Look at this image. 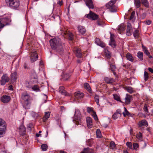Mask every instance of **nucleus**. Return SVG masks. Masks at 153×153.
Returning <instances> with one entry per match:
<instances>
[{"mask_svg":"<svg viewBox=\"0 0 153 153\" xmlns=\"http://www.w3.org/2000/svg\"><path fill=\"white\" fill-rule=\"evenodd\" d=\"M131 27L129 25H128L126 29V34L128 36H130L131 35Z\"/></svg>","mask_w":153,"mask_h":153,"instance_id":"f704fd0d","label":"nucleus"},{"mask_svg":"<svg viewBox=\"0 0 153 153\" xmlns=\"http://www.w3.org/2000/svg\"><path fill=\"white\" fill-rule=\"evenodd\" d=\"M105 54L106 56L108 58H110L111 57V53L110 52H109L107 50H105Z\"/></svg>","mask_w":153,"mask_h":153,"instance_id":"a18cd8bd","label":"nucleus"},{"mask_svg":"<svg viewBox=\"0 0 153 153\" xmlns=\"http://www.w3.org/2000/svg\"><path fill=\"white\" fill-rule=\"evenodd\" d=\"M152 23V21L150 20H147L146 21V24L148 25L151 24Z\"/></svg>","mask_w":153,"mask_h":153,"instance_id":"680f3d73","label":"nucleus"},{"mask_svg":"<svg viewBox=\"0 0 153 153\" xmlns=\"http://www.w3.org/2000/svg\"><path fill=\"white\" fill-rule=\"evenodd\" d=\"M19 130L21 135L24 136L26 132V128L23 125H21L19 128Z\"/></svg>","mask_w":153,"mask_h":153,"instance_id":"f3484780","label":"nucleus"},{"mask_svg":"<svg viewBox=\"0 0 153 153\" xmlns=\"http://www.w3.org/2000/svg\"><path fill=\"white\" fill-rule=\"evenodd\" d=\"M141 3L147 8L149 7V3L147 0H140Z\"/></svg>","mask_w":153,"mask_h":153,"instance_id":"cd10ccee","label":"nucleus"},{"mask_svg":"<svg viewBox=\"0 0 153 153\" xmlns=\"http://www.w3.org/2000/svg\"><path fill=\"white\" fill-rule=\"evenodd\" d=\"M51 48L55 50L59 54L62 55L64 53V48L61 39L58 37H55L50 41Z\"/></svg>","mask_w":153,"mask_h":153,"instance_id":"f257e3e1","label":"nucleus"},{"mask_svg":"<svg viewBox=\"0 0 153 153\" xmlns=\"http://www.w3.org/2000/svg\"><path fill=\"white\" fill-rule=\"evenodd\" d=\"M5 2L7 4H9L10 7L13 9L17 8L20 4L19 0H8Z\"/></svg>","mask_w":153,"mask_h":153,"instance_id":"20e7f679","label":"nucleus"},{"mask_svg":"<svg viewBox=\"0 0 153 153\" xmlns=\"http://www.w3.org/2000/svg\"><path fill=\"white\" fill-rule=\"evenodd\" d=\"M38 58V55L35 49L32 50L30 53V61L33 62L36 61Z\"/></svg>","mask_w":153,"mask_h":153,"instance_id":"0eeeda50","label":"nucleus"},{"mask_svg":"<svg viewBox=\"0 0 153 153\" xmlns=\"http://www.w3.org/2000/svg\"><path fill=\"white\" fill-rule=\"evenodd\" d=\"M126 145L129 149H132V143L131 142H128L126 143Z\"/></svg>","mask_w":153,"mask_h":153,"instance_id":"bf43d9fd","label":"nucleus"},{"mask_svg":"<svg viewBox=\"0 0 153 153\" xmlns=\"http://www.w3.org/2000/svg\"><path fill=\"white\" fill-rule=\"evenodd\" d=\"M137 56L140 61H142L143 60V52L140 51L138 52Z\"/></svg>","mask_w":153,"mask_h":153,"instance_id":"c9c22d12","label":"nucleus"},{"mask_svg":"<svg viewBox=\"0 0 153 153\" xmlns=\"http://www.w3.org/2000/svg\"><path fill=\"white\" fill-rule=\"evenodd\" d=\"M131 96L129 95L126 94V97L125 98V102L126 104H128L130 103L131 102Z\"/></svg>","mask_w":153,"mask_h":153,"instance_id":"393cba45","label":"nucleus"},{"mask_svg":"<svg viewBox=\"0 0 153 153\" xmlns=\"http://www.w3.org/2000/svg\"><path fill=\"white\" fill-rule=\"evenodd\" d=\"M50 114L49 112H45V116L43 117L42 120L44 122H45L49 117Z\"/></svg>","mask_w":153,"mask_h":153,"instance_id":"bb28decb","label":"nucleus"},{"mask_svg":"<svg viewBox=\"0 0 153 153\" xmlns=\"http://www.w3.org/2000/svg\"><path fill=\"white\" fill-rule=\"evenodd\" d=\"M133 148L135 150L137 149L138 147V144L137 143H134L133 144Z\"/></svg>","mask_w":153,"mask_h":153,"instance_id":"052dcab7","label":"nucleus"},{"mask_svg":"<svg viewBox=\"0 0 153 153\" xmlns=\"http://www.w3.org/2000/svg\"><path fill=\"white\" fill-rule=\"evenodd\" d=\"M124 112H123V115L124 117H126L127 115L128 116H130L131 114L130 113L127 111L126 108L124 107Z\"/></svg>","mask_w":153,"mask_h":153,"instance_id":"e433bc0d","label":"nucleus"},{"mask_svg":"<svg viewBox=\"0 0 153 153\" xmlns=\"http://www.w3.org/2000/svg\"><path fill=\"white\" fill-rule=\"evenodd\" d=\"M141 2L140 0H134V3L137 8H139L140 7Z\"/></svg>","mask_w":153,"mask_h":153,"instance_id":"2f4dec72","label":"nucleus"},{"mask_svg":"<svg viewBox=\"0 0 153 153\" xmlns=\"http://www.w3.org/2000/svg\"><path fill=\"white\" fill-rule=\"evenodd\" d=\"M88 19L91 20H96L98 19L99 16L91 11H90L89 14L85 15Z\"/></svg>","mask_w":153,"mask_h":153,"instance_id":"6e6552de","label":"nucleus"},{"mask_svg":"<svg viewBox=\"0 0 153 153\" xmlns=\"http://www.w3.org/2000/svg\"><path fill=\"white\" fill-rule=\"evenodd\" d=\"M148 70L150 72L152 73H153V67L152 68H148Z\"/></svg>","mask_w":153,"mask_h":153,"instance_id":"69168bd1","label":"nucleus"},{"mask_svg":"<svg viewBox=\"0 0 153 153\" xmlns=\"http://www.w3.org/2000/svg\"><path fill=\"white\" fill-rule=\"evenodd\" d=\"M97 23L98 25L99 26H101L103 25V22H102L100 21L99 20H98L97 21Z\"/></svg>","mask_w":153,"mask_h":153,"instance_id":"0e129e2a","label":"nucleus"},{"mask_svg":"<svg viewBox=\"0 0 153 153\" xmlns=\"http://www.w3.org/2000/svg\"><path fill=\"white\" fill-rule=\"evenodd\" d=\"M96 135L97 137L98 138H100L101 136V133L100 130L97 129L96 131Z\"/></svg>","mask_w":153,"mask_h":153,"instance_id":"603ef678","label":"nucleus"},{"mask_svg":"<svg viewBox=\"0 0 153 153\" xmlns=\"http://www.w3.org/2000/svg\"><path fill=\"white\" fill-rule=\"evenodd\" d=\"M21 98L24 100L23 106L25 109H28L30 107V95L27 93H23L21 95Z\"/></svg>","mask_w":153,"mask_h":153,"instance_id":"f03ea898","label":"nucleus"},{"mask_svg":"<svg viewBox=\"0 0 153 153\" xmlns=\"http://www.w3.org/2000/svg\"><path fill=\"white\" fill-rule=\"evenodd\" d=\"M11 98L10 96L7 95H3L1 97V101L4 103H7L10 100Z\"/></svg>","mask_w":153,"mask_h":153,"instance_id":"9d476101","label":"nucleus"},{"mask_svg":"<svg viewBox=\"0 0 153 153\" xmlns=\"http://www.w3.org/2000/svg\"><path fill=\"white\" fill-rule=\"evenodd\" d=\"M138 127H141L143 126L147 127L148 126V123L146 120H142L138 122Z\"/></svg>","mask_w":153,"mask_h":153,"instance_id":"4468645a","label":"nucleus"},{"mask_svg":"<svg viewBox=\"0 0 153 153\" xmlns=\"http://www.w3.org/2000/svg\"><path fill=\"white\" fill-rule=\"evenodd\" d=\"M109 45L113 48L115 47L116 46V45L115 43V41L112 42H110Z\"/></svg>","mask_w":153,"mask_h":153,"instance_id":"6e6d98bb","label":"nucleus"},{"mask_svg":"<svg viewBox=\"0 0 153 153\" xmlns=\"http://www.w3.org/2000/svg\"><path fill=\"white\" fill-rule=\"evenodd\" d=\"M104 80L107 84L111 85H113L115 82V79L108 77H105L104 78Z\"/></svg>","mask_w":153,"mask_h":153,"instance_id":"9b49d317","label":"nucleus"},{"mask_svg":"<svg viewBox=\"0 0 153 153\" xmlns=\"http://www.w3.org/2000/svg\"><path fill=\"white\" fill-rule=\"evenodd\" d=\"M47 145L45 144H43L41 146V148L42 150L45 151L47 150Z\"/></svg>","mask_w":153,"mask_h":153,"instance_id":"49530a36","label":"nucleus"},{"mask_svg":"<svg viewBox=\"0 0 153 153\" xmlns=\"http://www.w3.org/2000/svg\"><path fill=\"white\" fill-rule=\"evenodd\" d=\"M11 80L12 82H14L17 79V74L16 72H15L12 73L11 75Z\"/></svg>","mask_w":153,"mask_h":153,"instance_id":"b1692460","label":"nucleus"},{"mask_svg":"<svg viewBox=\"0 0 153 153\" xmlns=\"http://www.w3.org/2000/svg\"><path fill=\"white\" fill-rule=\"evenodd\" d=\"M70 76V75L69 73H63L62 78L64 80H67L69 78Z\"/></svg>","mask_w":153,"mask_h":153,"instance_id":"c85d7f7f","label":"nucleus"},{"mask_svg":"<svg viewBox=\"0 0 153 153\" xmlns=\"http://www.w3.org/2000/svg\"><path fill=\"white\" fill-rule=\"evenodd\" d=\"M81 114L79 111L76 110L74 117L73 120L74 123L77 125L80 124L81 123Z\"/></svg>","mask_w":153,"mask_h":153,"instance_id":"423d86ee","label":"nucleus"},{"mask_svg":"<svg viewBox=\"0 0 153 153\" xmlns=\"http://www.w3.org/2000/svg\"><path fill=\"white\" fill-rule=\"evenodd\" d=\"M117 0H111L107 4H106V7L109 9L111 12H116L117 11V7L114 5Z\"/></svg>","mask_w":153,"mask_h":153,"instance_id":"7ed1b4c3","label":"nucleus"},{"mask_svg":"<svg viewBox=\"0 0 153 153\" xmlns=\"http://www.w3.org/2000/svg\"><path fill=\"white\" fill-rule=\"evenodd\" d=\"M52 17L53 18L54 20H55V18L59 19L60 18L59 16L58 15H53L52 16Z\"/></svg>","mask_w":153,"mask_h":153,"instance_id":"e2e57ef3","label":"nucleus"},{"mask_svg":"<svg viewBox=\"0 0 153 153\" xmlns=\"http://www.w3.org/2000/svg\"><path fill=\"white\" fill-rule=\"evenodd\" d=\"M9 81V78L7 74H4L1 77V79L0 80L1 85H4L6 83L8 82Z\"/></svg>","mask_w":153,"mask_h":153,"instance_id":"1a4fd4ad","label":"nucleus"},{"mask_svg":"<svg viewBox=\"0 0 153 153\" xmlns=\"http://www.w3.org/2000/svg\"><path fill=\"white\" fill-rule=\"evenodd\" d=\"M84 88L88 91L89 92L91 93V89L89 84L87 83H85L84 84Z\"/></svg>","mask_w":153,"mask_h":153,"instance_id":"7c9ffc66","label":"nucleus"},{"mask_svg":"<svg viewBox=\"0 0 153 153\" xmlns=\"http://www.w3.org/2000/svg\"><path fill=\"white\" fill-rule=\"evenodd\" d=\"M11 22L10 18L5 17L0 19V30L5 26L10 25Z\"/></svg>","mask_w":153,"mask_h":153,"instance_id":"39448f33","label":"nucleus"},{"mask_svg":"<svg viewBox=\"0 0 153 153\" xmlns=\"http://www.w3.org/2000/svg\"><path fill=\"white\" fill-rule=\"evenodd\" d=\"M78 29L79 33L83 35L85 33L86 30L84 27L82 26H79L78 27Z\"/></svg>","mask_w":153,"mask_h":153,"instance_id":"6ab92c4d","label":"nucleus"},{"mask_svg":"<svg viewBox=\"0 0 153 153\" xmlns=\"http://www.w3.org/2000/svg\"><path fill=\"white\" fill-rule=\"evenodd\" d=\"M126 58L128 60L131 62H133V58L131 55L129 53H128L126 54Z\"/></svg>","mask_w":153,"mask_h":153,"instance_id":"72a5a7b5","label":"nucleus"},{"mask_svg":"<svg viewBox=\"0 0 153 153\" xmlns=\"http://www.w3.org/2000/svg\"><path fill=\"white\" fill-rule=\"evenodd\" d=\"M114 99L117 101H119L120 102H122L120 100V98L119 96H118L117 94H113Z\"/></svg>","mask_w":153,"mask_h":153,"instance_id":"a19ab883","label":"nucleus"},{"mask_svg":"<svg viewBox=\"0 0 153 153\" xmlns=\"http://www.w3.org/2000/svg\"><path fill=\"white\" fill-rule=\"evenodd\" d=\"M139 31L138 30H135L133 33L134 36L135 38H137L139 36Z\"/></svg>","mask_w":153,"mask_h":153,"instance_id":"c03bdc74","label":"nucleus"},{"mask_svg":"<svg viewBox=\"0 0 153 153\" xmlns=\"http://www.w3.org/2000/svg\"><path fill=\"white\" fill-rule=\"evenodd\" d=\"M99 97L97 95H96L94 97V99L97 105H99Z\"/></svg>","mask_w":153,"mask_h":153,"instance_id":"3c124183","label":"nucleus"},{"mask_svg":"<svg viewBox=\"0 0 153 153\" xmlns=\"http://www.w3.org/2000/svg\"><path fill=\"white\" fill-rule=\"evenodd\" d=\"M68 36V39L69 40H72L73 39V35L71 33L69 32Z\"/></svg>","mask_w":153,"mask_h":153,"instance_id":"864d4df0","label":"nucleus"},{"mask_svg":"<svg viewBox=\"0 0 153 153\" xmlns=\"http://www.w3.org/2000/svg\"><path fill=\"white\" fill-rule=\"evenodd\" d=\"M23 67L26 70H29L30 69V68L29 65L27 63H25L23 65Z\"/></svg>","mask_w":153,"mask_h":153,"instance_id":"ea45409f","label":"nucleus"},{"mask_svg":"<svg viewBox=\"0 0 153 153\" xmlns=\"http://www.w3.org/2000/svg\"><path fill=\"white\" fill-rule=\"evenodd\" d=\"M32 126V124H29L27 126L28 129L29 130H30L31 131V127Z\"/></svg>","mask_w":153,"mask_h":153,"instance_id":"774afa93","label":"nucleus"},{"mask_svg":"<svg viewBox=\"0 0 153 153\" xmlns=\"http://www.w3.org/2000/svg\"><path fill=\"white\" fill-rule=\"evenodd\" d=\"M84 151L85 153H94V150L91 149L89 148H85L84 150Z\"/></svg>","mask_w":153,"mask_h":153,"instance_id":"473e14b6","label":"nucleus"},{"mask_svg":"<svg viewBox=\"0 0 153 153\" xmlns=\"http://www.w3.org/2000/svg\"><path fill=\"white\" fill-rule=\"evenodd\" d=\"M74 53L78 58H81L82 56V52L81 50L78 48H76L74 50Z\"/></svg>","mask_w":153,"mask_h":153,"instance_id":"ddd939ff","label":"nucleus"},{"mask_svg":"<svg viewBox=\"0 0 153 153\" xmlns=\"http://www.w3.org/2000/svg\"><path fill=\"white\" fill-rule=\"evenodd\" d=\"M87 124L89 128L92 127V119L90 117H88L86 118Z\"/></svg>","mask_w":153,"mask_h":153,"instance_id":"412c9836","label":"nucleus"},{"mask_svg":"<svg viewBox=\"0 0 153 153\" xmlns=\"http://www.w3.org/2000/svg\"><path fill=\"white\" fill-rule=\"evenodd\" d=\"M143 109L146 114H147L149 113V111L148 109L147 105V104H145Z\"/></svg>","mask_w":153,"mask_h":153,"instance_id":"09e8293b","label":"nucleus"},{"mask_svg":"<svg viewBox=\"0 0 153 153\" xmlns=\"http://www.w3.org/2000/svg\"><path fill=\"white\" fill-rule=\"evenodd\" d=\"M126 26L123 24H121L119 26L117 30H118V32L121 34V33L124 31L126 29Z\"/></svg>","mask_w":153,"mask_h":153,"instance_id":"aec40b11","label":"nucleus"},{"mask_svg":"<svg viewBox=\"0 0 153 153\" xmlns=\"http://www.w3.org/2000/svg\"><path fill=\"white\" fill-rule=\"evenodd\" d=\"M110 33V42H112L113 41H115L114 37L115 36L114 34H112L111 33Z\"/></svg>","mask_w":153,"mask_h":153,"instance_id":"5fc2aeb1","label":"nucleus"},{"mask_svg":"<svg viewBox=\"0 0 153 153\" xmlns=\"http://www.w3.org/2000/svg\"><path fill=\"white\" fill-rule=\"evenodd\" d=\"M32 89L34 91H38L39 90V89L37 85H34L32 88Z\"/></svg>","mask_w":153,"mask_h":153,"instance_id":"8fccbe9b","label":"nucleus"},{"mask_svg":"<svg viewBox=\"0 0 153 153\" xmlns=\"http://www.w3.org/2000/svg\"><path fill=\"white\" fill-rule=\"evenodd\" d=\"M135 14V12L134 11H133L131 14V15L129 18V20L132 22H133L135 20V17L134 15Z\"/></svg>","mask_w":153,"mask_h":153,"instance_id":"c756f323","label":"nucleus"},{"mask_svg":"<svg viewBox=\"0 0 153 153\" xmlns=\"http://www.w3.org/2000/svg\"><path fill=\"white\" fill-rule=\"evenodd\" d=\"M95 43L98 45L102 48H104L105 46V44L101 41L99 38H96L95 39Z\"/></svg>","mask_w":153,"mask_h":153,"instance_id":"a211bd4d","label":"nucleus"},{"mask_svg":"<svg viewBox=\"0 0 153 153\" xmlns=\"http://www.w3.org/2000/svg\"><path fill=\"white\" fill-rule=\"evenodd\" d=\"M125 89L130 94H132L134 92V88L131 87L126 86L125 87Z\"/></svg>","mask_w":153,"mask_h":153,"instance_id":"a878e982","label":"nucleus"},{"mask_svg":"<svg viewBox=\"0 0 153 153\" xmlns=\"http://www.w3.org/2000/svg\"><path fill=\"white\" fill-rule=\"evenodd\" d=\"M6 129L5 128H0V137L2 136L5 133V131Z\"/></svg>","mask_w":153,"mask_h":153,"instance_id":"58836bf2","label":"nucleus"},{"mask_svg":"<svg viewBox=\"0 0 153 153\" xmlns=\"http://www.w3.org/2000/svg\"><path fill=\"white\" fill-rule=\"evenodd\" d=\"M59 92L65 96L68 95V93L66 91L64 90V87L63 86H61L59 88Z\"/></svg>","mask_w":153,"mask_h":153,"instance_id":"4be33fe9","label":"nucleus"},{"mask_svg":"<svg viewBox=\"0 0 153 153\" xmlns=\"http://www.w3.org/2000/svg\"><path fill=\"white\" fill-rule=\"evenodd\" d=\"M92 116L93 117L94 120H98V118L97 115L96 114V112L95 111L93 112V114L92 115Z\"/></svg>","mask_w":153,"mask_h":153,"instance_id":"4d7b16f0","label":"nucleus"},{"mask_svg":"<svg viewBox=\"0 0 153 153\" xmlns=\"http://www.w3.org/2000/svg\"><path fill=\"white\" fill-rule=\"evenodd\" d=\"M87 112L88 113H90L91 111L93 112L94 111L93 108L91 107H88L87 108Z\"/></svg>","mask_w":153,"mask_h":153,"instance_id":"13d9d810","label":"nucleus"},{"mask_svg":"<svg viewBox=\"0 0 153 153\" xmlns=\"http://www.w3.org/2000/svg\"><path fill=\"white\" fill-rule=\"evenodd\" d=\"M5 128L6 129V123L2 119H0V128Z\"/></svg>","mask_w":153,"mask_h":153,"instance_id":"5701e85b","label":"nucleus"},{"mask_svg":"<svg viewBox=\"0 0 153 153\" xmlns=\"http://www.w3.org/2000/svg\"><path fill=\"white\" fill-rule=\"evenodd\" d=\"M121 111L120 109H117L116 112L114 113V114L112 115V118L114 120H116L117 118H118V117L119 116H121Z\"/></svg>","mask_w":153,"mask_h":153,"instance_id":"f8f14e48","label":"nucleus"},{"mask_svg":"<svg viewBox=\"0 0 153 153\" xmlns=\"http://www.w3.org/2000/svg\"><path fill=\"white\" fill-rule=\"evenodd\" d=\"M144 80L145 81H147L149 78V75L148 73L145 71L144 73Z\"/></svg>","mask_w":153,"mask_h":153,"instance_id":"de8ad7c7","label":"nucleus"},{"mask_svg":"<svg viewBox=\"0 0 153 153\" xmlns=\"http://www.w3.org/2000/svg\"><path fill=\"white\" fill-rule=\"evenodd\" d=\"M86 5L90 9H93L94 6L92 0H84Z\"/></svg>","mask_w":153,"mask_h":153,"instance_id":"2eb2a0df","label":"nucleus"},{"mask_svg":"<svg viewBox=\"0 0 153 153\" xmlns=\"http://www.w3.org/2000/svg\"><path fill=\"white\" fill-rule=\"evenodd\" d=\"M109 64L110 65V70H111V71H114L115 70L116 67L115 65L111 64V62H109Z\"/></svg>","mask_w":153,"mask_h":153,"instance_id":"4c0bfd02","label":"nucleus"},{"mask_svg":"<svg viewBox=\"0 0 153 153\" xmlns=\"http://www.w3.org/2000/svg\"><path fill=\"white\" fill-rule=\"evenodd\" d=\"M144 52L148 56H149V55L150 54V53L148 51V50H145Z\"/></svg>","mask_w":153,"mask_h":153,"instance_id":"338daca9","label":"nucleus"},{"mask_svg":"<svg viewBox=\"0 0 153 153\" xmlns=\"http://www.w3.org/2000/svg\"><path fill=\"white\" fill-rule=\"evenodd\" d=\"M74 97L75 98L79 100L83 97L84 94L80 91L76 92L74 93Z\"/></svg>","mask_w":153,"mask_h":153,"instance_id":"dca6fc26","label":"nucleus"},{"mask_svg":"<svg viewBox=\"0 0 153 153\" xmlns=\"http://www.w3.org/2000/svg\"><path fill=\"white\" fill-rule=\"evenodd\" d=\"M136 137L139 140H142V134L140 132L136 135Z\"/></svg>","mask_w":153,"mask_h":153,"instance_id":"37998d69","label":"nucleus"},{"mask_svg":"<svg viewBox=\"0 0 153 153\" xmlns=\"http://www.w3.org/2000/svg\"><path fill=\"white\" fill-rule=\"evenodd\" d=\"M110 146L111 149H114L116 146L114 142L113 141H111L110 143Z\"/></svg>","mask_w":153,"mask_h":153,"instance_id":"79ce46f5","label":"nucleus"}]
</instances>
